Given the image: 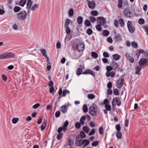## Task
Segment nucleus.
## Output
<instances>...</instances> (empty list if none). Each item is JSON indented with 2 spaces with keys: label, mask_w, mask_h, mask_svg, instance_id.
<instances>
[{
  "label": "nucleus",
  "mask_w": 148,
  "mask_h": 148,
  "mask_svg": "<svg viewBox=\"0 0 148 148\" xmlns=\"http://www.w3.org/2000/svg\"><path fill=\"white\" fill-rule=\"evenodd\" d=\"M112 57L113 59L115 61H117L121 58V56L117 54H115L113 55Z\"/></svg>",
  "instance_id": "obj_22"
},
{
  "label": "nucleus",
  "mask_w": 148,
  "mask_h": 148,
  "mask_svg": "<svg viewBox=\"0 0 148 148\" xmlns=\"http://www.w3.org/2000/svg\"><path fill=\"white\" fill-rule=\"evenodd\" d=\"M80 137L82 139L86 137V135L84 132L82 131H81L79 134Z\"/></svg>",
  "instance_id": "obj_36"
},
{
  "label": "nucleus",
  "mask_w": 148,
  "mask_h": 148,
  "mask_svg": "<svg viewBox=\"0 0 148 148\" xmlns=\"http://www.w3.org/2000/svg\"><path fill=\"white\" fill-rule=\"evenodd\" d=\"M62 131L65 132L66 131L64 129V128L62 127H59L57 130V132L58 133H62L61 132Z\"/></svg>",
  "instance_id": "obj_39"
},
{
  "label": "nucleus",
  "mask_w": 148,
  "mask_h": 148,
  "mask_svg": "<svg viewBox=\"0 0 148 148\" xmlns=\"http://www.w3.org/2000/svg\"><path fill=\"white\" fill-rule=\"evenodd\" d=\"M83 18L82 16H78L77 19V22L79 25L81 24L83 22Z\"/></svg>",
  "instance_id": "obj_24"
},
{
  "label": "nucleus",
  "mask_w": 148,
  "mask_h": 148,
  "mask_svg": "<svg viewBox=\"0 0 148 148\" xmlns=\"http://www.w3.org/2000/svg\"><path fill=\"white\" fill-rule=\"evenodd\" d=\"M127 27L130 32L134 33L135 31V27L132 25V22L130 21H128L127 23Z\"/></svg>",
  "instance_id": "obj_7"
},
{
  "label": "nucleus",
  "mask_w": 148,
  "mask_h": 148,
  "mask_svg": "<svg viewBox=\"0 0 148 148\" xmlns=\"http://www.w3.org/2000/svg\"><path fill=\"white\" fill-rule=\"evenodd\" d=\"M89 143L90 141L87 139H80L75 141V144L77 147H80L83 145L82 148H85L89 144Z\"/></svg>",
  "instance_id": "obj_2"
},
{
  "label": "nucleus",
  "mask_w": 148,
  "mask_h": 148,
  "mask_svg": "<svg viewBox=\"0 0 148 148\" xmlns=\"http://www.w3.org/2000/svg\"><path fill=\"white\" fill-rule=\"evenodd\" d=\"M90 21L92 23H94L95 22L96 19V18L92 16H91L90 17Z\"/></svg>",
  "instance_id": "obj_46"
},
{
  "label": "nucleus",
  "mask_w": 148,
  "mask_h": 148,
  "mask_svg": "<svg viewBox=\"0 0 148 148\" xmlns=\"http://www.w3.org/2000/svg\"><path fill=\"white\" fill-rule=\"evenodd\" d=\"M40 104L39 103H36L32 107L34 109H36L38 108L40 106Z\"/></svg>",
  "instance_id": "obj_63"
},
{
  "label": "nucleus",
  "mask_w": 148,
  "mask_h": 148,
  "mask_svg": "<svg viewBox=\"0 0 148 148\" xmlns=\"http://www.w3.org/2000/svg\"><path fill=\"white\" fill-rule=\"evenodd\" d=\"M98 109L97 105L92 103L89 108V113L91 116H95L97 114Z\"/></svg>",
  "instance_id": "obj_3"
},
{
  "label": "nucleus",
  "mask_w": 148,
  "mask_h": 148,
  "mask_svg": "<svg viewBox=\"0 0 148 148\" xmlns=\"http://www.w3.org/2000/svg\"><path fill=\"white\" fill-rule=\"evenodd\" d=\"M93 31L91 28H88L86 32V33L89 35H91L93 33Z\"/></svg>",
  "instance_id": "obj_42"
},
{
  "label": "nucleus",
  "mask_w": 148,
  "mask_h": 148,
  "mask_svg": "<svg viewBox=\"0 0 148 148\" xmlns=\"http://www.w3.org/2000/svg\"><path fill=\"white\" fill-rule=\"evenodd\" d=\"M26 0H21L19 3V5L23 7L26 3Z\"/></svg>",
  "instance_id": "obj_33"
},
{
  "label": "nucleus",
  "mask_w": 148,
  "mask_h": 148,
  "mask_svg": "<svg viewBox=\"0 0 148 148\" xmlns=\"http://www.w3.org/2000/svg\"><path fill=\"white\" fill-rule=\"evenodd\" d=\"M106 75L107 77H109L111 76L112 77H113L115 75V72L114 71H112L110 72H106Z\"/></svg>",
  "instance_id": "obj_18"
},
{
  "label": "nucleus",
  "mask_w": 148,
  "mask_h": 148,
  "mask_svg": "<svg viewBox=\"0 0 148 148\" xmlns=\"http://www.w3.org/2000/svg\"><path fill=\"white\" fill-rule=\"evenodd\" d=\"M68 106L65 105L62 106L61 107L60 110L62 113H66L67 110Z\"/></svg>",
  "instance_id": "obj_15"
},
{
  "label": "nucleus",
  "mask_w": 148,
  "mask_h": 148,
  "mask_svg": "<svg viewBox=\"0 0 148 148\" xmlns=\"http://www.w3.org/2000/svg\"><path fill=\"white\" fill-rule=\"evenodd\" d=\"M123 1L122 0H118V7L119 8H121L122 7Z\"/></svg>",
  "instance_id": "obj_40"
},
{
  "label": "nucleus",
  "mask_w": 148,
  "mask_h": 148,
  "mask_svg": "<svg viewBox=\"0 0 148 148\" xmlns=\"http://www.w3.org/2000/svg\"><path fill=\"white\" fill-rule=\"evenodd\" d=\"M113 99H114V103L115 101L116 103V104L118 106H119L121 105V102L120 99H119V97H115V98H114Z\"/></svg>",
  "instance_id": "obj_17"
},
{
  "label": "nucleus",
  "mask_w": 148,
  "mask_h": 148,
  "mask_svg": "<svg viewBox=\"0 0 148 148\" xmlns=\"http://www.w3.org/2000/svg\"><path fill=\"white\" fill-rule=\"evenodd\" d=\"M71 22V20L69 18H67L65 21L64 26V27H69V25Z\"/></svg>",
  "instance_id": "obj_32"
},
{
  "label": "nucleus",
  "mask_w": 148,
  "mask_h": 148,
  "mask_svg": "<svg viewBox=\"0 0 148 148\" xmlns=\"http://www.w3.org/2000/svg\"><path fill=\"white\" fill-rule=\"evenodd\" d=\"M66 32L67 34H69L71 32V30L69 27H65Z\"/></svg>",
  "instance_id": "obj_53"
},
{
  "label": "nucleus",
  "mask_w": 148,
  "mask_h": 148,
  "mask_svg": "<svg viewBox=\"0 0 148 148\" xmlns=\"http://www.w3.org/2000/svg\"><path fill=\"white\" fill-rule=\"evenodd\" d=\"M99 144V141L97 140L93 142L92 143V146L93 147H95L97 146Z\"/></svg>",
  "instance_id": "obj_50"
},
{
  "label": "nucleus",
  "mask_w": 148,
  "mask_h": 148,
  "mask_svg": "<svg viewBox=\"0 0 148 148\" xmlns=\"http://www.w3.org/2000/svg\"><path fill=\"white\" fill-rule=\"evenodd\" d=\"M63 135V134L62 133H58V134L57 136V139L58 140L60 139L62 137Z\"/></svg>",
  "instance_id": "obj_59"
},
{
  "label": "nucleus",
  "mask_w": 148,
  "mask_h": 148,
  "mask_svg": "<svg viewBox=\"0 0 148 148\" xmlns=\"http://www.w3.org/2000/svg\"><path fill=\"white\" fill-rule=\"evenodd\" d=\"M33 4V2L30 0H28L26 8L27 9H30L32 5Z\"/></svg>",
  "instance_id": "obj_23"
},
{
  "label": "nucleus",
  "mask_w": 148,
  "mask_h": 148,
  "mask_svg": "<svg viewBox=\"0 0 148 148\" xmlns=\"http://www.w3.org/2000/svg\"><path fill=\"white\" fill-rule=\"evenodd\" d=\"M81 126V123L79 122H77L75 123V127L77 129H79Z\"/></svg>",
  "instance_id": "obj_48"
},
{
  "label": "nucleus",
  "mask_w": 148,
  "mask_h": 148,
  "mask_svg": "<svg viewBox=\"0 0 148 148\" xmlns=\"http://www.w3.org/2000/svg\"><path fill=\"white\" fill-rule=\"evenodd\" d=\"M95 129H92V130L89 133V136H91L94 134L95 133Z\"/></svg>",
  "instance_id": "obj_61"
},
{
  "label": "nucleus",
  "mask_w": 148,
  "mask_h": 148,
  "mask_svg": "<svg viewBox=\"0 0 148 148\" xmlns=\"http://www.w3.org/2000/svg\"><path fill=\"white\" fill-rule=\"evenodd\" d=\"M142 67L140 66H137L135 68V74L137 75H139L140 71L141 70Z\"/></svg>",
  "instance_id": "obj_20"
},
{
  "label": "nucleus",
  "mask_w": 148,
  "mask_h": 148,
  "mask_svg": "<svg viewBox=\"0 0 148 148\" xmlns=\"http://www.w3.org/2000/svg\"><path fill=\"white\" fill-rule=\"evenodd\" d=\"M90 12L91 14L94 16H97L98 14V12L97 10H92Z\"/></svg>",
  "instance_id": "obj_43"
},
{
  "label": "nucleus",
  "mask_w": 148,
  "mask_h": 148,
  "mask_svg": "<svg viewBox=\"0 0 148 148\" xmlns=\"http://www.w3.org/2000/svg\"><path fill=\"white\" fill-rule=\"evenodd\" d=\"M21 8L18 6H15L14 8V11L15 12H19L20 11Z\"/></svg>",
  "instance_id": "obj_38"
},
{
  "label": "nucleus",
  "mask_w": 148,
  "mask_h": 148,
  "mask_svg": "<svg viewBox=\"0 0 148 148\" xmlns=\"http://www.w3.org/2000/svg\"><path fill=\"white\" fill-rule=\"evenodd\" d=\"M87 1L88 2V6L89 8L92 10L94 9L96 5L95 1H92L88 0H87Z\"/></svg>",
  "instance_id": "obj_13"
},
{
  "label": "nucleus",
  "mask_w": 148,
  "mask_h": 148,
  "mask_svg": "<svg viewBox=\"0 0 148 148\" xmlns=\"http://www.w3.org/2000/svg\"><path fill=\"white\" fill-rule=\"evenodd\" d=\"M143 28L145 30L147 34L148 35V26L143 25Z\"/></svg>",
  "instance_id": "obj_60"
},
{
  "label": "nucleus",
  "mask_w": 148,
  "mask_h": 148,
  "mask_svg": "<svg viewBox=\"0 0 148 148\" xmlns=\"http://www.w3.org/2000/svg\"><path fill=\"white\" fill-rule=\"evenodd\" d=\"M114 38L116 39V42H118L119 41H121L122 40V36L120 34H118L117 36H115Z\"/></svg>",
  "instance_id": "obj_19"
},
{
  "label": "nucleus",
  "mask_w": 148,
  "mask_h": 148,
  "mask_svg": "<svg viewBox=\"0 0 148 148\" xmlns=\"http://www.w3.org/2000/svg\"><path fill=\"white\" fill-rule=\"evenodd\" d=\"M110 64L111 66H113V68L114 67L118 68L119 66L116 62L114 60H112V62L110 63Z\"/></svg>",
  "instance_id": "obj_28"
},
{
  "label": "nucleus",
  "mask_w": 148,
  "mask_h": 148,
  "mask_svg": "<svg viewBox=\"0 0 148 148\" xmlns=\"http://www.w3.org/2000/svg\"><path fill=\"white\" fill-rule=\"evenodd\" d=\"M148 61V59L145 58H141L138 62V64L140 66L145 65L147 64Z\"/></svg>",
  "instance_id": "obj_10"
},
{
  "label": "nucleus",
  "mask_w": 148,
  "mask_h": 148,
  "mask_svg": "<svg viewBox=\"0 0 148 148\" xmlns=\"http://www.w3.org/2000/svg\"><path fill=\"white\" fill-rule=\"evenodd\" d=\"M101 25L100 24H98L96 26V29L99 32L101 31L102 30V28L101 26Z\"/></svg>",
  "instance_id": "obj_52"
},
{
  "label": "nucleus",
  "mask_w": 148,
  "mask_h": 148,
  "mask_svg": "<svg viewBox=\"0 0 148 148\" xmlns=\"http://www.w3.org/2000/svg\"><path fill=\"white\" fill-rule=\"evenodd\" d=\"M110 34L109 32L107 30H104L103 31L102 35L103 36H107Z\"/></svg>",
  "instance_id": "obj_29"
},
{
  "label": "nucleus",
  "mask_w": 148,
  "mask_h": 148,
  "mask_svg": "<svg viewBox=\"0 0 148 148\" xmlns=\"http://www.w3.org/2000/svg\"><path fill=\"white\" fill-rule=\"evenodd\" d=\"M40 51L44 56H47V55L46 53V51L45 49H40Z\"/></svg>",
  "instance_id": "obj_45"
},
{
  "label": "nucleus",
  "mask_w": 148,
  "mask_h": 148,
  "mask_svg": "<svg viewBox=\"0 0 148 148\" xmlns=\"http://www.w3.org/2000/svg\"><path fill=\"white\" fill-rule=\"evenodd\" d=\"M119 24L121 27H123L125 25L124 21L123 20L122 18H120L118 20Z\"/></svg>",
  "instance_id": "obj_27"
},
{
  "label": "nucleus",
  "mask_w": 148,
  "mask_h": 148,
  "mask_svg": "<svg viewBox=\"0 0 148 148\" xmlns=\"http://www.w3.org/2000/svg\"><path fill=\"white\" fill-rule=\"evenodd\" d=\"M138 23L140 25H143L145 23L144 19L142 18H140L138 21Z\"/></svg>",
  "instance_id": "obj_57"
},
{
  "label": "nucleus",
  "mask_w": 148,
  "mask_h": 148,
  "mask_svg": "<svg viewBox=\"0 0 148 148\" xmlns=\"http://www.w3.org/2000/svg\"><path fill=\"white\" fill-rule=\"evenodd\" d=\"M95 97V95L93 94H90L88 95V98L90 99H92Z\"/></svg>",
  "instance_id": "obj_49"
},
{
  "label": "nucleus",
  "mask_w": 148,
  "mask_h": 148,
  "mask_svg": "<svg viewBox=\"0 0 148 148\" xmlns=\"http://www.w3.org/2000/svg\"><path fill=\"white\" fill-rule=\"evenodd\" d=\"M84 45L81 43H79L77 45V48L78 51L81 52L84 49Z\"/></svg>",
  "instance_id": "obj_14"
},
{
  "label": "nucleus",
  "mask_w": 148,
  "mask_h": 148,
  "mask_svg": "<svg viewBox=\"0 0 148 148\" xmlns=\"http://www.w3.org/2000/svg\"><path fill=\"white\" fill-rule=\"evenodd\" d=\"M116 129L117 132L120 131L121 129V127L120 124H118L116 125Z\"/></svg>",
  "instance_id": "obj_58"
},
{
  "label": "nucleus",
  "mask_w": 148,
  "mask_h": 148,
  "mask_svg": "<svg viewBox=\"0 0 148 148\" xmlns=\"http://www.w3.org/2000/svg\"><path fill=\"white\" fill-rule=\"evenodd\" d=\"M14 53H6L2 55L0 54V59H4L14 58Z\"/></svg>",
  "instance_id": "obj_4"
},
{
  "label": "nucleus",
  "mask_w": 148,
  "mask_h": 148,
  "mask_svg": "<svg viewBox=\"0 0 148 148\" xmlns=\"http://www.w3.org/2000/svg\"><path fill=\"white\" fill-rule=\"evenodd\" d=\"M106 22V21L105 18L101 16L97 18V23H99L100 25H103Z\"/></svg>",
  "instance_id": "obj_12"
},
{
  "label": "nucleus",
  "mask_w": 148,
  "mask_h": 148,
  "mask_svg": "<svg viewBox=\"0 0 148 148\" xmlns=\"http://www.w3.org/2000/svg\"><path fill=\"white\" fill-rule=\"evenodd\" d=\"M116 136L118 138L120 139L122 137V134L120 131L116 132Z\"/></svg>",
  "instance_id": "obj_37"
},
{
  "label": "nucleus",
  "mask_w": 148,
  "mask_h": 148,
  "mask_svg": "<svg viewBox=\"0 0 148 148\" xmlns=\"http://www.w3.org/2000/svg\"><path fill=\"white\" fill-rule=\"evenodd\" d=\"M132 45L133 47L136 48L138 47V44L137 42L134 41H132Z\"/></svg>",
  "instance_id": "obj_56"
},
{
  "label": "nucleus",
  "mask_w": 148,
  "mask_h": 148,
  "mask_svg": "<svg viewBox=\"0 0 148 148\" xmlns=\"http://www.w3.org/2000/svg\"><path fill=\"white\" fill-rule=\"evenodd\" d=\"M18 118H14L12 119V122L14 124H16L18 121Z\"/></svg>",
  "instance_id": "obj_47"
},
{
  "label": "nucleus",
  "mask_w": 148,
  "mask_h": 148,
  "mask_svg": "<svg viewBox=\"0 0 148 148\" xmlns=\"http://www.w3.org/2000/svg\"><path fill=\"white\" fill-rule=\"evenodd\" d=\"M83 111L84 113H86L88 111V108L86 104H84L83 106Z\"/></svg>",
  "instance_id": "obj_35"
},
{
  "label": "nucleus",
  "mask_w": 148,
  "mask_h": 148,
  "mask_svg": "<svg viewBox=\"0 0 148 148\" xmlns=\"http://www.w3.org/2000/svg\"><path fill=\"white\" fill-rule=\"evenodd\" d=\"M47 121L45 120L43 121L42 123L41 126V131H43L47 125Z\"/></svg>",
  "instance_id": "obj_21"
},
{
  "label": "nucleus",
  "mask_w": 148,
  "mask_h": 148,
  "mask_svg": "<svg viewBox=\"0 0 148 148\" xmlns=\"http://www.w3.org/2000/svg\"><path fill=\"white\" fill-rule=\"evenodd\" d=\"M123 13L126 17L131 18L135 14V11L134 9H131L129 7H127L123 10Z\"/></svg>",
  "instance_id": "obj_1"
},
{
  "label": "nucleus",
  "mask_w": 148,
  "mask_h": 148,
  "mask_svg": "<svg viewBox=\"0 0 148 148\" xmlns=\"http://www.w3.org/2000/svg\"><path fill=\"white\" fill-rule=\"evenodd\" d=\"M113 69V66H107L106 67V70L107 71V72H110Z\"/></svg>",
  "instance_id": "obj_41"
},
{
  "label": "nucleus",
  "mask_w": 148,
  "mask_h": 148,
  "mask_svg": "<svg viewBox=\"0 0 148 148\" xmlns=\"http://www.w3.org/2000/svg\"><path fill=\"white\" fill-rule=\"evenodd\" d=\"M74 12L72 8H70L69 11L68 15L69 17H71L74 15Z\"/></svg>",
  "instance_id": "obj_25"
},
{
  "label": "nucleus",
  "mask_w": 148,
  "mask_h": 148,
  "mask_svg": "<svg viewBox=\"0 0 148 148\" xmlns=\"http://www.w3.org/2000/svg\"><path fill=\"white\" fill-rule=\"evenodd\" d=\"M125 56L126 58L127 59L129 60L130 62L131 63H133L134 62V58L130 56L129 54H126Z\"/></svg>",
  "instance_id": "obj_16"
},
{
  "label": "nucleus",
  "mask_w": 148,
  "mask_h": 148,
  "mask_svg": "<svg viewBox=\"0 0 148 148\" xmlns=\"http://www.w3.org/2000/svg\"><path fill=\"white\" fill-rule=\"evenodd\" d=\"M82 69L80 68H78L76 70V74L77 75H79L82 74Z\"/></svg>",
  "instance_id": "obj_26"
},
{
  "label": "nucleus",
  "mask_w": 148,
  "mask_h": 148,
  "mask_svg": "<svg viewBox=\"0 0 148 148\" xmlns=\"http://www.w3.org/2000/svg\"><path fill=\"white\" fill-rule=\"evenodd\" d=\"M17 18L20 20H24L26 18L27 14L25 11H22L17 14Z\"/></svg>",
  "instance_id": "obj_5"
},
{
  "label": "nucleus",
  "mask_w": 148,
  "mask_h": 148,
  "mask_svg": "<svg viewBox=\"0 0 148 148\" xmlns=\"http://www.w3.org/2000/svg\"><path fill=\"white\" fill-rule=\"evenodd\" d=\"M112 86V83L111 82H109L107 84V87L108 88V89H111Z\"/></svg>",
  "instance_id": "obj_64"
},
{
  "label": "nucleus",
  "mask_w": 148,
  "mask_h": 148,
  "mask_svg": "<svg viewBox=\"0 0 148 148\" xmlns=\"http://www.w3.org/2000/svg\"><path fill=\"white\" fill-rule=\"evenodd\" d=\"M90 22H91L88 20H86L84 22V25L85 26L87 27H89L90 26H91L92 27V25Z\"/></svg>",
  "instance_id": "obj_31"
},
{
  "label": "nucleus",
  "mask_w": 148,
  "mask_h": 148,
  "mask_svg": "<svg viewBox=\"0 0 148 148\" xmlns=\"http://www.w3.org/2000/svg\"><path fill=\"white\" fill-rule=\"evenodd\" d=\"M124 79L123 76L122 75L120 78L116 81V83L118 84V85H117L118 88H120L122 87L123 84Z\"/></svg>",
  "instance_id": "obj_9"
},
{
  "label": "nucleus",
  "mask_w": 148,
  "mask_h": 148,
  "mask_svg": "<svg viewBox=\"0 0 148 148\" xmlns=\"http://www.w3.org/2000/svg\"><path fill=\"white\" fill-rule=\"evenodd\" d=\"M105 108L108 111H110L111 109V106L109 104L105 105Z\"/></svg>",
  "instance_id": "obj_54"
},
{
  "label": "nucleus",
  "mask_w": 148,
  "mask_h": 148,
  "mask_svg": "<svg viewBox=\"0 0 148 148\" xmlns=\"http://www.w3.org/2000/svg\"><path fill=\"white\" fill-rule=\"evenodd\" d=\"M68 140H69V145L70 146H72V145L74 143V141L73 139H70V138H68Z\"/></svg>",
  "instance_id": "obj_51"
},
{
  "label": "nucleus",
  "mask_w": 148,
  "mask_h": 148,
  "mask_svg": "<svg viewBox=\"0 0 148 148\" xmlns=\"http://www.w3.org/2000/svg\"><path fill=\"white\" fill-rule=\"evenodd\" d=\"M114 94L115 95H119V92L118 89L115 88L113 90Z\"/></svg>",
  "instance_id": "obj_55"
},
{
  "label": "nucleus",
  "mask_w": 148,
  "mask_h": 148,
  "mask_svg": "<svg viewBox=\"0 0 148 148\" xmlns=\"http://www.w3.org/2000/svg\"><path fill=\"white\" fill-rule=\"evenodd\" d=\"M83 130L86 133L89 132V128L87 126H84L83 127Z\"/></svg>",
  "instance_id": "obj_34"
},
{
  "label": "nucleus",
  "mask_w": 148,
  "mask_h": 148,
  "mask_svg": "<svg viewBox=\"0 0 148 148\" xmlns=\"http://www.w3.org/2000/svg\"><path fill=\"white\" fill-rule=\"evenodd\" d=\"M58 93L60 96H61L62 94V96L65 97L67 94L70 93V92L69 90L66 89L62 91V88H60Z\"/></svg>",
  "instance_id": "obj_8"
},
{
  "label": "nucleus",
  "mask_w": 148,
  "mask_h": 148,
  "mask_svg": "<svg viewBox=\"0 0 148 148\" xmlns=\"http://www.w3.org/2000/svg\"><path fill=\"white\" fill-rule=\"evenodd\" d=\"M91 55L92 57L95 59L97 58L98 57V55L97 53L95 52H92Z\"/></svg>",
  "instance_id": "obj_44"
},
{
  "label": "nucleus",
  "mask_w": 148,
  "mask_h": 148,
  "mask_svg": "<svg viewBox=\"0 0 148 148\" xmlns=\"http://www.w3.org/2000/svg\"><path fill=\"white\" fill-rule=\"evenodd\" d=\"M69 124V122L68 120H66L64 123L62 127L65 129L66 131L67 130V127Z\"/></svg>",
  "instance_id": "obj_30"
},
{
  "label": "nucleus",
  "mask_w": 148,
  "mask_h": 148,
  "mask_svg": "<svg viewBox=\"0 0 148 148\" xmlns=\"http://www.w3.org/2000/svg\"><path fill=\"white\" fill-rule=\"evenodd\" d=\"M135 54L137 59H138L141 54H144L146 56H148V53L145 52L143 50L140 49L138 50L137 49L135 51Z\"/></svg>",
  "instance_id": "obj_6"
},
{
  "label": "nucleus",
  "mask_w": 148,
  "mask_h": 148,
  "mask_svg": "<svg viewBox=\"0 0 148 148\" xmlns=\"http://www.w3.org/2000/svg\"><path fill=\"white\" fill-rule=\"evenodd\" d=\"M82 74L84 75L90 74L93 76L94 77H95V73L92 70L88 69L85 70L82 73Z\"/></svg>",
  "instance_id": "obj_11"
},
{
  "label": "nucleus",
  "mask_w": 148,
  "mask_h": 148,
  "mask_svg": "<svg viewBox=\"0 0 148 148\" xmlns=\"http://www.w3.org/2000/svg\"><path fill=\"white\" fill-rule=\"evenodd\" d=\"M51 63L50 62H48V63L47 64V70L49 71L50 70L51 68Z\"/></svg>",
  "instance_id": "obj_62"
}]
</instances>
